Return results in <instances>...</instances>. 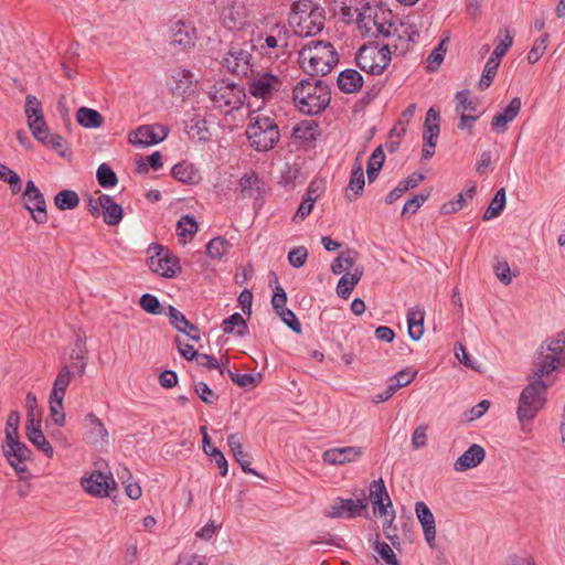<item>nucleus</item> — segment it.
<instances>
[{"mask_svg":"<svg viewBox=\"0 0 565 565\" xmlns=\"http://www.w3.org/2000/svg\"><path fill=\"white\" fill-rule=\"evenodd\" d=\"M333 10L348 22H354L358 31L366 38H384L392 41L395 52L404 53L418 38L417 30L402 22L391 9L365 0H331Z\"/></svg>","mask_w":565,"mask_h":565,"instance_id":"obj_1","label":"nucleus"},{"mask_svg":"<svg viewBox=\"0 0 565 565\" xmlns=\"http://www.w3.org/2000/svg\"><path fill=\"white\" fill-rule=\"evenodd\" d=\"M292 98L299 111L312 116L328 107L331 100V90L323 81L309 78L295 86Z\"/></svg>","mask_w":565,"mask_h":565,"instance_id":"obj_2","label":"nucleus"},{"mask_svg":"<svg viewBox=\"0 0 565 565\" xmlns=\"http://www.w3.org/2000/svg\"><path fill=\"white\" fill-rule=\"evenodd\" d=\"M324 10L311 0H298L291 6L288 22L298 36H313L324 26Z\"/></svg>","mask_w":565,"mask_h":565,"instance_id":"obj_3","label":"nucleus"},{"mask_svg":"<svg viewBox=\"0 0 565 565\" xmlns=\"http://www.w3.org/2000/svg\"><path fill=\"white\" fill-rule=\"evenodd\" d=\"M246 136L255 150L268 151L278 142L280 134L273 118L259 113H253L249 116Z\"/></svg>","mask_w":565,"mask_h":565,"instance_id":"obj_4","label":"nucleus"},{"mask_svg":"<svg viewBox=\"0 0 565 565\" xmlns=\"http://www.w3.org/2000/svg\"><path fill=\"white\" fill-rule=\"evenodd\" d=\"M338 61V53L328 42H311L298 53V63L302 71H331Z\"/></svg>","mask_w":565,"mask_h":565,"instance_id":"obj_5","label":"nucleus"},{"mask_svg":"<svg viewBox=\"0 0 565 565\" xmlns=\"http://www.w3.org/2000/svg\"><path fill=\"white\" fill-rule=\"evenodd\" d=\"M220 20L222 25L233 32L254 34V20L252 11L243 0H224Z\"/></svg>","mask_w":565,"mask_h":565,"instance_id":"obj_6","label":"nucleus"},{"mask_svg":"<svg viewBox=\"0 0 565 565\" xmlns=\"http://www.w3.org/2000/svg\"><path fill=\"white\" fill-rule=\"evenodd\" d=\"M565 366V333H558L542 345L539 362L534 371L535 376L542 379L553 371Z\"/></svg>","mask_w":565,"mask_h":565,"instance_id":"obj_7","label":"nucleus"},{"mask_svg":"<svg viewBox=\"0 0 565 565\" xmlns=\"http://www.w3.org/2000/svg\"><path fill=\"white\" fill-rule=\"evenodd\" d=\"M547 386L542 380L531 382L522 392L516 409L518 419L521 423L532 420L544 407Z\"/></svg>","mask_w":565,"mask_h":565,"instance_id":"obj_8","label":"nucleus"},{"mask_svg":"<svg viewBox=\"0 0 565 565\" xmlns=\"http://www.w3.org/2000/svg\"><path fill=\"white\" fill-rule=\"evenodd\" d=\"M148 252L151 253L148 266L153 274L163 278H174L181 273L179 258L167 247L153 243Z\"/></svg>","mask_w":565,"mask_h":565,"instance_id":"obj_9","label":"nucleus"},{"mask_svg":"<svg viewBox=\"0 0 565 565\" xmlns=\"http://www.w3.org/2000/svg\"><path fill=\"white\" fill-rule=\"evenodd\" d=\"M210 97L216 108L228 114L242 106L245 93L244 89L235 83L220 81L212 87Z\"/></svg>","mask_w":565,"mask_h":565,"instance_id":"obj_10","label":"nucleus"},{"mask_svg":"<svg viewBox=\"0 0 565 565\" xmlns=\"http://www.w3.org/2000/svg\"><path fill=\"white\" fill-rule=\"evenodd\" d=\"M392 41L386 45L365 44L356 53L355 61L360 71H384L391 61Z\"/></svg>","mask_w":565,"mask_h":565,"instance_id":"obj_11","label":"nucleus"},{"mask_svg":"<svg viewBox=\"0 0 565 565\" xmlns=\"http://www.w3.org/2000/svg\"><path fill=\"white\" fill-rule=\"evenodd\" d=\"M169 46L178 52H184L194 46L196 41L195 26L184 20L172 21L168 26Z\"/></svg>","mask_w":565,"mask_h":565,"instance_id":"obj_12","label":"nucleus"},{"mask_svg":"<svg viewBox=\"0 0 565 565\" xmlns=\"http://www.w3.org/2000/svg\"><path fill=\"white\" fill-rule=\"evenodd\" d=\"M457 102L456 113L460 115L458 124L459 129H471L473 124L479 119L482 113L478 109L479 100L477 97H471V92L468 89L458 92L455 96Z\"/></svg>","mask_w":565,"mask_h":565,"instance_id":"obj_13","label":"nucleus"},{"mask_svg":"<svg viewBox=\"0 0 565 565\" xmlns=\"http://www.w3.org/2000/svg\"><path fill=\"white\" fill-rule=\"evenodd\" d=\"M253 42V40H250ZM254 44H244L243 47L233 45L227 53L224 54L221 65L226 71H254L255 58L252 54Z\"/></svg>","mask_w":565,"mask_h":565,"instance_id":"obj_14","label":"nucleus"},{"mask_svg":"<svg viewBox=\"0 0 565 565\" xmlns=\"http://www.w3.org/2000/svg\"><path fill=\"white\" fill-rule=\"evenodd\" d=\"M440 134V111L436 107H430L425 117L423 128V149L422 157L425 160L430 159L435 153L437 139Z\"/></svg>","mask_w":565,"mask_h":565,"instance_id":"obj_15","label":"nucleus"},{"mask_svg":"<svg viewBox=\"0 0 565 565\" xmlns=\"http://www.w3.org/2000/svg\"><path fill=\"white\" fill-rule=\"evenodd\" d=\"M84 491L93 497L105 498L116 488L111 473L94 470L81 479Z\"/></svg>","mask_w":565,"mask_h":565,"instance_id":"obj_16","label":"nucleus"},{"mask_svg":"<svg viewBox=\"0 0 565 565\" xmlns=\"http://www.w3.org/2000/svg\"><path fill=\"white\" fill-rule=\"evenodd\" d=\"M24 207L30 212L36 224H44L47 221L46 203L43 194L33 181H28L22 194Z\"/></svg>","mask_w":565,"mask_h":565,"instance_id":"obj_17","label":"nucleus"},{"mask_svg":"<svg viewBox=\"0 0 565 565\" xmlns=\"http://www.w3.org/2000/svg\"><path fill=\"white\" fill-rule=\"evenodd\" d=\"M169 129L163 125H143L129 135V142L137 147H150L163 141Z\"/></svg>","mask_w":565,"mask_h":565,"instance_id":"obj_18","label":"nucleus"},{"mask_svg":"<svg viewBox=\"0 0 565 565\" xmlns=\"http://www.w3.org/2000/svg\"><path fill=\"white\" fill-rule=\"evenodd\" d=\"M366 507L365 498L356 500L337 498L326 511V515L338 519H353L361 515Z\"/></svg>","mask_w":565,"mask_h":565,"instance_id":"obj_19","label":"nucleus"},{"mask_svg":"<svg viewBox=\"0 0 565 565\" xmlns=\"http://www.w3.org/2000/svg\"><path fill=\"white\" fill-rule=\"evenodd\" d=\"M4 456L20 478H25V475L28 473L25 461L30 458V450L28 447L19 441V439L7 441Z\"/></svg>","mask_w":565,"mask_h":565,"instance_id":"obj_20","label":"nucleus"},{"mask_svg":"<svg viewBox=\"0 0 565 565\" xmlns=\"http://www.w3.org/2000/svg\"><path fill=\"white\" fill-rule=\"evenodd\" d=\"M363 452V448L356 446L334 447L323 451L322 460L327 465L342 466L358 461Z\"/></svg>","mask_w":565,"mask_h":565,"instance_id":"obj_21","label":"nucleus"},{"mask_svg":"<svg viewBox=\"0 0 565 565\" xmlns=\"http://www.w3.org/2000/svg\"><path fill=\"white\" fill-rule=\"evenodd\" d=\"M416 516L423 527L426 543L434 548L436 546V521L433 512L425 502L415 504Z\"/></svg>","mask_w":565,"mask_h":565,"instance_id":"obj_22","label":"nucleus"},{"mask_svg":"<svg viewBox=\"0 0 565 565\" xmlns=\"http://www.w3.org/2000/svg\"><path fill=\"white\" fill-rule=\"evenodd\" d=\"M288 45V29L285 24H276L269 34L265 36V44L260 45V50L268 58H271V50H276L275 56L278 51L284 50Z\"/></svg>","mask_w":565,"mask_h":565,"instance_id":"obj_23","label":"nucleus"},{"mask_svg":"<svg viewBox=\"0 0 565 565\" xmlns=\"http://www.w3.org/2000/svg\"><path fill=\"white\" fill-rule=\"evenodd\" d=\"M84 428L86 438L90 444L103 445L108 441V430L94 413H88L85 416Z\"/></svg>","mask_w":565,"mask_h":565,"instance_id":"obj_24","label":"nucleus"},{"mask_svg":"<svg viewBox=\"0 0 565 565\" xmlns=\"http://www.w3.org/2000/svg\"><path fill=\"white\" fill-rule=\"evenodd\" d=\"M280 82L273 73H263L255 77L249 92L253 96L265 99L279 88Z\"/></svg>","mask_w":565,"mask_h":565,"instance_id":"obj_25","label":"nucleus"},{"mask_svg":"<svg viewBox=\"0 0 565 565\" xmlns=\"http://www.w3.org/2000/svg\"><path fill=\"white\" fill-rule=\"evenodd\" d=\"M486 458V451L482 446L472 444L455 462L456 472H465L478 467Z\"/></svg>","mask_w":565,"mask_h":565,"instance_id":"obj_26","label":"nucleus"},{"mask_svg":"<svg viewBox=\"0 0 565 565\" xmlns=\"http://www.w3.org/2000/svg\"><path fill=\"white\" fill-rule=\"evenodd\" d=\"M370 494L373 500L374 514L379 516L386 515L387 508L392 507V501L382 479L375 480L370 484Z\"/></svg>","mask_w":565,"mask_h":565,"instance_id":"obj_27","label":"nucleus"},{"mask_svg":"<svg viewBox=\"0 0 565 565\" xmlns=\"http://www.w3.org/2000/svg\"><path fill=\"white\" fill-rule=\"evenodd\" d=\"M99 205H102L103 220L107 225L116 226L122 221L124 210L114 201L113 196L99 193Z\"/></svg>","mask_w":565,"mask_h":565,"instance_id":"obj_28","label":"nucleus"},{"mask_svg":"<svg viewBox=\"0 0 565 565\" xmlns=\"http://www.w3.org/2000/svg\"><path fill=\"white\" fill-rule=\"evenodd\" d=\"M173 96L183 97L194 90L192 73H174L168 82Z\"/></svg>","mask_w":565,"mask_h":565,"instance_id":"obj_29","label":"nucleus"},{"mask_svg":"<svg viewBox=\"0 0 565 565\" xmlns=\"http://www.w3.org/2000/svg\"><path fill=\"white\" fill-rule=\"evenodd\" d=\"M26 436L29 440L41 450L46 457H53L54 450L51 444L46 440L40 427V420L35 423H28Z\"/></svg>","mask_w":565,"mask_h":565,"instance_id":"obj_30","label":"nucleus"},{"mask_svg":"<svg viewBox=\"0 0 565 565\" xmlns=\"http://www.w3.org/2000/svg\"><path fill=\"white\" fill-rule=\"evenodd\" d=\"M172 177L184 184H198L201 181L200 171L186 161L177 163L172 168Z\"/></svg>","mask_w":565,"mask_h":565,"instance_id":"obj_31","label":"nucleus"},{"mask_svg":"<svg viewBox=\"0 0 565 565\" xmlns=\"http://www.w3.org/2000/svg\"><path fill=\"white\" fill-rule=\"evenodd\" d=\"M363 267H354L352 273H345L337 285V294L342 299H348L354 287L363 276Z\"/></svg>","mask_w":565,"mask_h":565,"instance_id":"obj_32","label":"nucleus"},{"mask_svg":"<svg viewBox=\"0 0 565 565\" xmlns=\"http://www.w3.org/2000/svg\"><path fill=\"white\" fill-rule=\"evenodd\" d=\"M424 320H425V310L416 306L411 308L407 312V328L408 335L417 341L422 338L424 333Z\"/></svg>","mask_w":565,"mask_h":565,"instance_id":"obj_33","label":"nucleus"},{"mask_svg":"<svg viewBox=\"0 0 565 565\" xmlns=\"http://www.w3.org/2000/svg\"><path fill=\"white\" fill-rule=\"evenodd\" d=\"M358 259V253L352 249L344 250L331 264V271L334 275L342 273H351L350 269L354 268Z\"/></svg>","mask_w":565,"mask_h":565,"instance_id":"obj_34","label":"nucleus"},{"mask_svg":"<svg viewBox=\"0 0 565 565\" xmlns=\"http://www.w3.org/2000/svg\"><path fill=\"white\" fill-rule=\"evenodd\" d=\"M72 371L68 366H63L58 373L57 376L53 383V387L50 394V397L52 398H62L64 399L66 390L71 383L72 380Z\"/></svg>","mask_w":565,"mask_h":565,"instance_id":"obj_35","label":"nucleus"},{"mask_svg":"<svg viewBox=\"0 0 565 565\" xmlns=\"http://www.w3.org/2000/svg\"><path fill=\"white\" fill-rule=\"evenodd\" d=\"M260 179L254 172L244 174L239 180V191L243 198H256L260 192Z\"/></svg>","mask_w":565,"mask_h":565,"instance_id":"obj_36","label":"nucleus"},{"mask_svg":"<svg viewBox=\"0 0 565 565\" xmlns=\"http://www.w3.org/2000/svg\"><path fill=\"white\" fill-rule=\"evenodd\" d=\"M337 82L342 92L351 94L358 92L362 87L363 77L361 73H339Z\"/></svg>","mask_w":565,"mask_h":565,"instance_id":"obj_37","label":"nucleus"},{"mask_svg":"<svg viewBox=\"0 0 565 565\" xmlns=\"http://www.w3.org/2000/svg\"><path fill=\"white\" fill-rule=\"evenodd\" d=\"M77 122L85 128H98L103 125V116L95 109L81 107L76 113Z\"/></svg>","mask_w":565,"mask_h":565,"instance_id":"obj_38","label":"nucleus"},{"mask_svg":"<svg viewBox=\"0 0 565 565\" xmlns=\"http://www.w3.org/2000/svg\"><path fill=\"white\" fill-rule=\"evenodd\" d=\"M231 247L232 244L226 238L217 236L206 244V254L212 259L221 260Z\"/></svg>","mask_w":565,"mask_h":565,"instance_id":"obj_39","label":"nucleus"},{"mask_svg":"<svg viewBox=\"0 0 565 565\" xmlns=\"http://www.w3.org/2000/svg\"><path fill=\"white\" fill-rule=\"evenodd\" d=\"M416 104H409L406 109L402 111L398 120L391 129V135L393 137H403L407 131V126L412 121L416 113Z\"/></svg>","mask_w":565,"mask_h":565,"instance_id":"obj_40","label":"nucleus"},{"mask_svg":"<svg viewBox=\"0 0 565 565\" xmlns=\"http://www.w3.org/2000/svg\"><path fill=\"white\" fill-rule=\"evenodd\" d=\"M188 135L195 141H207L211 138V132L207 128L206 120L201 117L191 119L188 127Z\"/></svg>","mask_w":565,"mask_h":565,"instance_id":"obj_41","label":"nucleus"},{"mask_svg":"<svg viewBox=\"0 0 565 565\" xmlns=\"http://www.w3.org/2000/svg\"><path fill=\"white\" fill-rule=\"evenodd\" d=\"M505 190H498L483 214V221H490L498 217L505 207Z\"/></svg>","mask_w":565,"mask_h":565,"instance_id":"obj_42","label":"nucleus"},{"mask_svg":"<svg viewBox=\"0 0 565 565\" xmlns=\"http://www.w3.org/2000/svg\"><path fill=\"white\" fill-rule=\"evenodd\" d=\"M55 206L61 210H73L79 204V196L73 190H62L54 198Z\"/></svg>","mask_w":565,"mask_h":565,"instance_id":"obj_43","label":"nucleus"},{"mask_svg":"<svg viewBox=\"0 0 565 565\" xmlns=\"http://www.w3.org/2000/svg\"><path fill=\"white\" fill-rule=\"evenodd\" d=\"M222 330L224 333L236 332L237 335L243 337L247 331V324L242 315L235 312L223 321Z\"/></svg>","mask_w":565,"mask_h":565,"instance_id":"obj_44","label":"nucleus"},{"mask_svg":"<svg viewBox=\"0 0 565 565\" xmlns=\"http://www.w3.org/2000/svg\"><path fill=\"white\" fill-rule=\"evenodd\" d=\"M416 375H417L416 370L406 367V369L397 372L392 377H390L388 385H390V387L394 388V393H396L399 388L411 384L414 381Z\"/></svg>","mask_w":565,"mask_h":565,"instance_id":"obj_45","label":"nucleus"},{"mask_svg":"<svg viewBox=\"0 0 565 565\" xmlns=\"http://www.w3.org/2000/svg\"><path fill=\"white\" fill-rule=\"evenodd\" d=\"M296 138L315 140L318 135V125L313 120H302L294 128Z\"/></svg>","mask_w":565,"mask_h":565,"instance_id":"obj_46","label":"nucleus"},{"mask_svg":"<svg viewBox=\"0 0 565 565\" xmlns=\"http://www.w3.org/2000/svg\"><path fill=\"white\" fill-rule=\"evenodd\" d=\"M96 178L99 185L105 189L114 188L118 182L116 173L106 163H102L98 167Z\"/></svg>","mask_w":565,"mask_h":565,"instance_id":"obj_47","label":"nucleus"},{"mask_svg":"<svg viewBox=\"0 0 565 565\" xmlns=\"http://www.w3.org/2000/svg\"><path fill=\"white\" fill-rule=\"evenodd\" d=\"M448 39H444L439 42V44L431 51V53L427 57L428 68L430 71H435L443 63L446 52L448 50Z\"/></svg>","mask_w":565,"mask_h":565,"instance_id":"obj_48","label":"nucleus"},{"mask_svg":"<svg viewBox=\"0 0 565 565\" xmlns=\"http://www.w3.org/2000/svg\"><path fill=\"white\" fill-rule=\"evenodd\" d=\"M0 180L8 183L14 194L19 193L22 189L19 174L3 163H0Z\"/></svg>","mask_w":565,"mask_h":565,"instance_id":"obj_49","label":"nucleus"},{"mask_svg":"<svg viewBox=\"0 0 565 565\" xmlns=\"http://www.w3.org/2000/svg\"><path fill=\"white\" fill-rule=\"evenodd\" d=\"M364 172L361 164H358L352 169L348 190L352 191L354 193V198L356 199L359 195L362 194L364 190Z\"/></svg>","mask_w":565,"mask_h":565,"instance_id":"obj_50","label":"nucleus"},{"mask_svg":"<svg viewBox=\"0 0 565 565\" xmlns=\"http://www.w3.org/2000/svg\"><path fill=\"white\" fill-rule=\"evenodd\" d=\"M177 230L180 237L191 239L198 232V224L193 217L184 215L178 221Z\"/></svg>","mask_w":565,"mask_h":565,"instance_id":"obj_51","label":"nucleus"},{"mask_svg":"<svg viewBox=\"0 0 565 565\" xmlns=\"http://www.w3.org/2000/svg\"><path fill=\"white\" fill-rule=\"evenodd\" d=\"M28 126L32 132V136L38 141H47L50 131H49L47 124L44 119V116L38 117V118H32V120H30L28 122Z\"/></svg>","mask_w":565,"mask_h":565,"instance_id":"obj_52","label":"nucleus"},{"mask_svg":"<svg viewBox=\"0 0 565 565\" xmlns=\"http://www.w3.org/2000/svg\"><path fill=\"white\" fill-rule=\"evenodd\" d=\"M227 374H228L230 379L241 387H249V386L255 387L256 385H258V383L262 380L260 373L239 374V373H235V372H232L231 370H228Z\"/></svg>","mask_w":565,"mask_h":565,"instance_id":"obj_53","label":"nucleus"},{"mask_svg":"<svg viewBox=\"0 0 565 565\" xmlns=\"http://www.w3.org/2000/svg\"><path fill=\"white\" fill-rule=\"evenodd\" d=\"M429 192H422L418 194L413 195L409 200H407L403 206L402 215H413L415 214L419 207L428 200Z\"/></svg>","mask_w":565,"mask_h":565,"instance_id":"obj_54","label":"nucleus"},{"mask_svg":"<svg viewBox=\"0 0 565 565\" xmlns=\"http://www.w3.org/2000/svg\"><path fill=\"white\" fill-rule=\"evenodd\" d=\"M139 306L148 313L151 315H160L162 313V306L159 301V299L151 295V294H145L139 299Z\"/></svg>","mask_w":565,"mask_h":565,"instance_id":"obj_55","label":"nucleus"},{"mask_svg":"<svg viewBox=\"0 0 565 565\" xmlns=\"http://www.w3.org/2000/svg\"><path fill=\"white\" fill-rule=\"evenodd\" d=\"M548 38H550V35L547 33H545L534 42L532 49L530 50V52L527 54V60L530 63L533 64V63L537 62L543 56V54L545 53V50L547 47Z\"/></svg>","mask_w":565,"mask_h":565,"instance_id":"obj_56","label":"nucleus"},{"mask_svg":"<svg viewBox=\"0 0 565 565\" xmlns=\"http://www.w3.org/2000/svg\"><path fill=\"white\" fill-rule=\"evenodd\" d=\"M62 398H52L50 397V413L51 417L57 426H64L65 424V413L63 407Z\"/></svg>","mask_w":565,"mask_h":565,"instance_id":"obj_57","label":"nucleus"},{"mask_svg":"<svg viewBox=\"0 0 565 565\" xmlns=\"http://www.w3.org/2000/svg\"><path fill=\"white\" fill-rule=\"evenodd\" d=\"M227 445L235 460L241 458H248V455L243 450V436L241 434L234 433L228 435Z\"/></svg>","mask_w":565,"mask_h":565,"instance_id":"obj_58","label":"nucleus"},{"mask_svg":"<svg viewBox=\"0 0 565 565\" xmlns=\"http://www.w3.org/2000/svg\"><path fill=\"white\" fill-rule=\"evenodd\" d=\"M374 550L386 564L399 565L394 551L386 542L376 541L374 544Z\"/></svg>","mask_w":565,"mask_h":565,"instance_id":"obj_59","label":"nucleus"},{"mask_svg":"<svg viewBox=\"0 0 565 565\" xmlns=\"http://www.w3.org/2000/svg\"><path fill=\"white\" fill-rule=\"evenodd\" d=\"M20 423V416L19 413L15 411H12L9 413L6 424V440L7 441H13V439L18 438V427Z\"/></svg>","mask_w":565,"mask_h":565,"instance_id":"obj_60","label":"nucleus"},{"mask_svg":"<svg viewBox=\"0 0 565 565\" xmlns=\"http://www.w3.org/2000/svg\"><path fill=\"white\" fill-rule=\"evenodd\" d=\"M25 116L28 122L32 118L43 117L42 105L35 96L28 95L25 98Z\"/></svg>","mask_w":565,"mask_h":565,"instance_id":"obj_61","label":"nucleus"},{"mask_svg":"<svg viewBox=\"0 0 565 565\" xmlns=\"http://www.w3.org/2000/svg\"><path fill=\"white\" fill-rule=\"evenodd\" d=\"M307 258L308 250L305 246L295 247L288 253V262L295 268L302 267Z\"/></svg>","mask_w":565,"mask_h":565,"instance_id":"obj_62","label":"nucleus"},{"mask_svg":"<svg viewBox=\"0 0 565 565\" xmlns=\"http://www.w3.org/2000/svg\"><path fill=\"white\" fill-rule=\"evenodd\" d=\"M427 425H419L415 428L412 435V447L414 449H420L427 445Z\"/></svg>","mask_w":565,"mask_h":565,"instance_id":"obj_63","label":"nucleus"},{"mask_svg":"<svg viewBox=\"0 0 565 565\" xmlns=\"http://www.w3.org/2000/svg\"><path fill=\"white\" fill-rule=\"evenodd\" d=\"M25 406L28 411V423H35L40 420V412L38 411V399L33 393H28L25 396Z\"/></svg>","mask_w":565,"mask_h":565,"instance_id":"obj_64","label":"nucleus"}]
</instances>
